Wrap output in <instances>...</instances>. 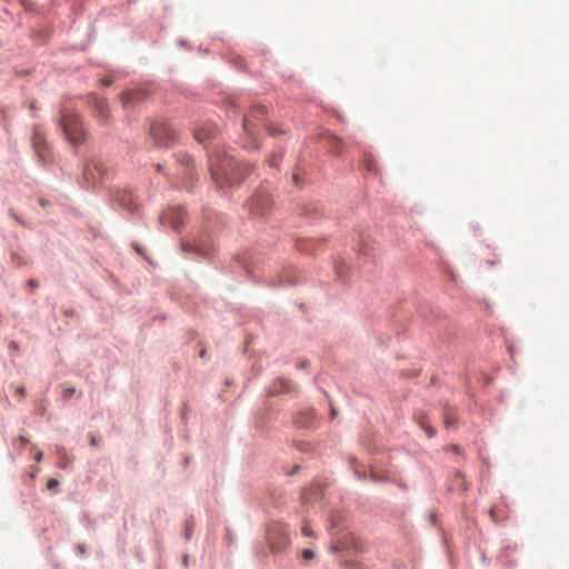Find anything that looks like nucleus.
<instances>
[{"label":"nucleus","instance_id":"obj_1","mask_svg":"<svg viewBox=\"0 0 569 569\" xmlns=\"http://www.w3.org/2000/svg\"><path fill=\"white\" fill-rule=\"evenodd\" d=\"M210 171L217 186L224 188L239 184L251 172V168L227 152L219 151L210 159Z\"/></svg>","mask_w":569,"mask_h":569},{"label":"nucleus","instance_id":"obj_2","mask_svg":"<svg viewBox=\"0 0 569 569\" xmlns=\"http://www.w3.org/2000/svg\"><path fill=\"white\" fill-rule=\"evenodd\" d=\"M267 110L263 106H253L250 112L244 116L242 121L243 131L248 134L249 138L253 139V129L258 126H266V129L271 136H276L277 133H281L282 130L276 129L273 126L264 122V114ZM247 148H258V144L252 140L251 143L246 144Z\"/></svg>","mask_w":569,"mask_h":569},{"label":"nucleus","instance_id":"obj_3","mask_svg":"<svg viewBox=\"0 0 569 569\" xmlns=\"http://www.w3.org/2000/svg\"><path fill=\"white\" fill-rule=\"evenodd\" d=\"M61 127L66 138L72 146L82 143L86 139V130L77 113L64 112L61 116Z\"/></svg>","mask_w":569,"mask_h":569},{"label":"nucleus","instance_id":"obj_4","mask_svg":"<svg viewBox=\"0 0 569 569\" xmlns=\"http://www.w3.org/2000/svg\"><path fill=\"white\" fill-rule=\"evenodd\" d=\"M150 134L159 147H169L177 140V132L164 120L153 121L150 126Z\"/></svg>","mask_w":569,"mask_h":569},{"label":"nucleus","instance_id":"obj_5","mask_svg":"<svg viewBox=\"0 0 569 569\" xmlns=\"http://www.w3.org/2000/svg\"><path fill=\"white\" fill-rule=\"evenodd\" d=\"M187 212L182 207H173L168 209L160 217L163 224L170 226L173 230H178L186 221Z\"/></svg>","mask_w":569,"mask_h":569},{"label":"nucleus","instance_id":"obj_6","mask_svg":"<svg viewBox=\"0 0 569 569\" xmlns=\"http://www.w3.org/2000/svg\"><path fill=\"white\" fill-rule=\"evenodd\" d=\"M146 97L147 92L142 89L127 90L121 93L120 101L124 108H129L143 101Z\"/></svg>","mask_w":569,"mask_h":569},{"label":"nucleus","instance_id":"obj_7","mask_svg":"<svg viewBox=\"0 0 569 569\" xmlns=\"http://www.w3.org/2000/svg\"><path fill=\"white\" fill-rule=\"evenodd\" d=\"M93 114L98 121L106 124L110 117V110L107 101L103 98H93L92 100Z\"/></svg>","mask_w":569,"mask_h":569},{"label":"nucleus","instance_id":"obj_8","mask_svg":"<svg viewBox=\"0 0 569 569\" xmlns=\"http://www.w3.org/2000/svg\"><path fill=\"white\" fill-rule=\"evenodd\" d=\"M116 201L119 203V206L129 211H133L138 208L137 199L131 191H119L116 196Z\"/></svg>","mask_w":569,"mask_h":569},{"label":"nucleus","instance_id":"obj_9","mask_svg":"<svg viewBox=\"0 0 569 569\" xmlns=\"http://www.w3.org/2000/svg\"><path fill=\"white\" fill-rule=\"evenodd\" d=\"M217 128L214 126H203L194 129V138L200 142H204L214 136Z\"/></svg>","mask_w":569,"mask_h":569},{"label":"nucleus","instance_id":"obj_10","mask_svg":"<svg viewBox=\"0 0 569 569\" xmlns=\"http://www.w3.org/2000/svg\"><path fill=\"white\" fill-rule=\"evenodd\" d=\"M98 170L96 167L92 168L90 166L84 168L83 176L84 179L88 181V184H91L92 187L96 186V177L94 171Z\"/></svg>","mask_w":569,"mask_h":569},{"label":"nucleus","instance_id":"obj_11","mask_svg":"<svg viewBox=\"0 0 569 569\" xmlns=\"http://www.w3.org/2000/svg\"><path fill=\"white\" fill-rule=\"evenodd\" d=\"M178 160L186 167L188 171H186V174L191 172L193 166H192V159L188 154H180Z\"/></svg>","mask_w":569,"mask_h":569},{"label":"nucleus","instance_id":"obj_12","mask_svg":"<svg viewBox=\"0 0 569 569\" xmlns=\"http://www.w3.org/2000/svg\"><path fill=\"white\" fill-rule=\"evenodd\" d=\"M288 543V538L283 536L279 542H274L270 539V547L273 551H280L283 549Z\"/></svg>","mask_w":569,"mask_h":569},{"label":"nucleus","instance_id":"obj_13","mask_svg":"<svg viewBox=\"0 0 569 569\" xmlns=\"http://www.w3.org/2000/svg\"><path fill=\"white\" fill-rule=\"evenodd\" d=\"M187 248L190 249V250H193V251H196V252H198V253H200L202 256L207 254V250L201 248V247H199V246L183 244V250H187Z\"/></svg>","mask_w":569,"mask_h":569},{"label":"nucleus","instance_id":"obj_14","mask_svg":"<svg viewBox=\"0 0 569 569\" xmlns=\"http://www.w3.org/2000/svg\"><path fill=\"white\" fill-rule=\"evenodd\" d=\"M250 210H257V213H262L259 209H258V206H259V196H254L251 200H250Z\"/></svg>","mask_w":569,"mask_h":569},{"label":"nucleus","instance_id":"obj_15","mask_svg":"<svg viewBox=\"0 0 569 569\" xmlns=\"http://www.w3.org/2000/svg\"><path fill=\"white\" fill-rule=\"evenodd\" d=\"M301 557L305 560H311L315 557V552L311 549H303L301 552Z\"/></svg>","mask_w":569,"mask_h":569},{"label":"nucleus","instance_id":"obj_16","mask_svg":"<svg viewBox=\"0 0 569 569\" xmlns=\"http://www.w3.org/2000/svg\"><path fill=\"white\" fill-rule=\"evenodd\" d=\"M16 395L20 398V399H23L24 396H26V388L23 386H18L16 388Z\"/></svg>","mask_w":569,"mask_h":569},{"label":"nucleus","instance_id":"obj_17","mask_svg":"<svg viewBox=\"0 0 569 569\" xmlns=\"http://www.w3.org/2000/svg\"><path fill=\"white\" fill-rule=\"evenodd\" d=\"M59 486V481L57 479H49V481L47 482V488L49 490H53L56 489L57 487Z\"/></svg>","mask_w":569,"mask_h":569},{"label":"nucleus","instance_id":"obj_18","mask_svg":"<svg viewBox=\"0 0 569 569\" xmlns=\"http://www.w3.org/2000/svg\"><path fill=\"white\" fill-rule=\"evenodd\" d=\"M34 146H36L37 152L40 154L42 152V148H41V138L39 136H36V138H34Z\"/></svg>","mask_w":569,"mask_h":569},{"label":"nucleus","instance_id":"obj_19","mask_svg":"<svg viewBox=\"0 0 569 569\" xmlns=\"http://www.w3.org/2000/svg\"><path fill=\"white\" fill-rule=\"evenodd\" d=\"M301 530L305 536H312V531L308 523H305Z\"/></svg>","mask_w":569,"mask_h":569},{"label":"nucleus","instance_id":"obj_20","mask_svg":"<svg viewBox=\"0 0 569 569\" xmlns=\"http://www.w3.org/2000/svg\"><path fill=\"white\" fill-rule=\"evenodd\" d=\"M422 427L426 429V432H427L428 437H432L435 435V431L432 430V428L425 427V426H422Z\"/></svg>","mask_w":569,"mask_h":569},{"label":"nucleus","instance_id":"obj_21","mask_svg":"<svg viewBox=\"0 0 569 569\" xmlns=\"http://www.w3.org/2000/svg\"><path fill=\"white\" fill-rule=\"evenodd\" d=\"M268 162H269V166H270V167H277V159H276L274 157H271V158L268 160Z\"/></svg>","mask_w":569,"mask_h":569},{"label":"nucleus","instance_id":"obj_22","mask_svg":"<svg viewBox=\"0 0 569 569\" xmlns=\"http://www.w3.org/2000/svg\"><path fill=\"white\" fill-rule=\"evenodd\" d=\"M28 284L31 287V288H37L38 287V282L34 280V279H30Z\"/></svg>","mask_w":569,"mask_h":569},{"label":"nucleus","instance_id":"obj_23","mask_svg":"<svg viewBox=\"0 0 569 569\" xmlns=\"http://www.w3.org/2000/svg\"><path fill=\"white\" fill-rule=\"evenodd\" d=\"M34 459H36V461H37V462H40V461H41V459H42V452H41V451H39V452L36 455Z\"/></svg>","mask_w":569,"mask_h":569},{"label":"nucleus","instance_id":"obj_24","mask_svg":"<svg viewBox=\"0 0 569 569\" xmlns=\"http://www.w3.org/2000/svg\"><path fill=\"white\" fill-rule=\"evenodd\" d=\"M74 391H76V390H74L73 388H71V389H67V390H66V396H67V397H69V396H71V395H73V393H74Z\"/></svg>","mask_w":569,"mask_h":569},{"label":"nucleus","instance_id":"obj_25","mask_svg":"<svg viewBox=\"0 0 569 569\" xmlns=\"http://www.w3.org/2000/svg\"><path fill=\"white\" fill-rule=\"evenodd\" d=\"M110 83H111V81H110V80H104V81H103V84H104V86H109Z\"/></svg>","mask_w":569,"mask_h":569},{"label":"nucleus","instance_id":"obj_26","mask_svg":"<svg viewBox=\"0 0 569 569\" xmlns=\"http://www.w3.org/2000/svg\"><path fill=\"white\" fill-rule=\"evenodd\" d=\"M91 445L92 446H96L97 445V440L94 438L91 439Z\"/></svg>","mask_w":569,"mask_h":569},{"label":"nucleus","instance_id":"obj_27","mask_svg":"<svg viewBox=\"0 0 569 569\" xmlns=\"http://www.w3.org/2000/svg\"><path fill=\"white\" fill-rule=\"evenodd\" d=\"M283 391H290V387L289 386H284L283 387Z\"/></svg>","mask_w":569,"mask_h":569}]
</instances>
